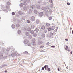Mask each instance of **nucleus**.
Segmentation results:
<instances>
[{"label": "nucleus", "instance_id": "nucleus-1", "mask_svg": "<svg viewBox=\"0 0 73 73\" xmlns=\"http://www.w3.org/2000/svg\"><path fill=\"white\" fill-rule=\"evenodd\" d=\"M49 9V7L48 6H46V7H43L42 8V10H43V11H45L46 12H48V11Z\"/></svg>", "mask_w": 73, "mask_h": 73}, {"label": "nucleus", "instance_id": "nucleus-2", "mask_svg": "<svg viewBox=\"0 0 73 73\" xmlns=\"http://www.w3.org/2000/svg\"><path fill=\"white\" fill-rule=\"evenodd\" d=\"M7 58V56H5L4 57L3 56V54L2 53H0V59H3V58Z\"/></svg>", "mask_w": 73, "mask_h": 73}, {"label": "nucleus", "instance_id": "nucleus-3", "mask_svg": "<svg viewBox=\"0 0 73 73\" xmlns=\"http://www.w3.org/2000/svg\"><path fill=\"white\" fill-rule=\"evenodd\" d=\"M36 41V40L35 38H33L32 40V42L33 44V46H35L36 45V42H35Z\"/></svg>", "mask_w": 73, "mask_h": 73}, {"label": "nucleus", "instance_id": "nucleus-4", "mask_svg": "<svg viewBox=\"0 0 73 73\" xmlns=\"http://www.w3.org/2000/svg\"><path fill=\"white\" fill-rule=\"evenodd\" d=\"M17 54V53L16 52H15L14 53H12L11 54V56L13 57H15L16 55Z\"/></svg>", "mask_w": 73, "mask_h": 73}, {"label": "nucleus", "instance_id": "nucleus-5", "mask_svg": "<svg viewBox=\"0 0 73 73\" xmlns=\"http://www.w3.org/2000/svg\"><path fill=\"white\" fill-rule=\"evenodd\" d=\"M44 68L46 70H48V69L49 68V66L48 65H45L44 66Z\"/></svg>", "mask_w": 73, "mask_h": 73}, {"label": "nucleus", "instance_id": "nucleus-6", "mask_svg": "<svg viewBox=\"0 0 73 73\" xmlns=\"http://www.w3.org/2000/svg\"><path fill=\"white\" fill-rule=\"evenodd\" d=\"M27 7L25 6L23 7V11L25 12L26 11H27Z\"/></svg>", "mask_w": 73, "mask_h": 73}, {"label": "nucleus", "instance_id": "nucleus-7", "mask_svg": "<svg viewBox=\"0 0 73 73\" xmlns=\"http://www.w3.org/2000/svg\"><path fill=\"white\" fill-rule=\"evenodd\" d=\"M44 15V13L42 12H40L39 14V16H40V17H41L42 16H43Z\"/></svg>", "mask_w": 73, "mask_h": 73}, {"label": "nucleus", "instance_id": "nucleus-8", "mask_svg": "<svg viewBox=\"0 0 73 73\" xmlns=\"http://www.w3.org/2000/svg\"><path fill=\"white\" fill-rule=\"evenodd\" d=\"M53 35V31H51L50 33V37L52 36Z\"/></svg>", "mask_w": 73, "mask_h": 73}, {"label": "nucleus", "instance_id": "nucleus-9", "mask_svg": "<svg viewBox=\"0 0 73 73\" xmlns=\"http://www.w3.org/2000/svg\"><path fill=\"white\" fill-rule=\"evenodd\" d=\"M28 42H29V40H25L24 42V44H28Z\"/></svg>", "mask_w": 73, "mask_h": 73}, {"label": "nucleus", "instance_id": "nucleus-10", "mask_svg": "<svg viewBox=\"0 0 73 73\" xmlns=\"http://www.w3.org/2000/svg\"><path fill=\"white\" fill-rule=\"evenodd\" d=\"M35 17L33 16H32L31 17V21H35Z\"/></svg>", "mask_w": 73, "mask_h": 73}, {"label": "nucleus", "instance_id": "nucleus-11", "mask_svg": "<svg viewBox=\"0 0 73 73\" xmlns=\"http://www.w3.org/2000/svg\"><path fill=\"white\" fill-rule=\"evenodd\" d=\"M49 26H50V24L49 23H47L46 24V27L47 29H48V27H49Z\"/></svg>", "mask_w": 73, "mask_h": 73}, {"label": "nucleus", "instance_id": "nucleus-12", "mask_svg": "<svg viewBox=\"0 0 73 73\" xmlns=\"http://www.w3.org/2000/svg\"><path fill=\"white\" fill-rule=\"evenodd\" d=\"M52 13V10L51 9H50V10H49L48 11L49 14H50V15H51Z\"/></svg>", "mask_w": 73, "mask_h": 73}, {"label": "nucleus", "instance_id": "nucleus-13", "mask_svg": "<svg viewBox=\"0 0 73 73\" xmlns=\"http://www.w3.org/2000/svg\"><path fill=\"white\" fill-rule=\"evenodd\" d=\"M29 35V33L28 32H25V35L26 36H28V35Z\"/></svg>", "mask_w": 73, "mask_h": 73}, {"label": "nucleus", "instance_id": "nucleus-14", "mask_svg": "<svg viewBox=\"0 0 73 73\" xmlns=\"http://www.w3.org/2000/svg\"><path fill=\"white\" fill-rule=\"evenodd\" d=\"M39 31V29L37 28H36L35 30H34V31H35L36 33L38 32V31Z\"/></svg>", "mask_w": 73, "mask_h": 73}, {"label": "nucleus", "instance_id": "nucleus-15", "mask_svg": "<svg viewBox=\"0 0 73 73\" xmlns=\"http://www.w3.org/2000/svg\"><path fill=\"white\" fill-rule=\"evenodd\" d=\"M36 24H39V23H40V20L38 19H37L36 21Z\"/></svg>", "mask_w": 73, "mask_h": 73}, {"label": "nucleus", "instance_id": "nucleus-16", "mask_svg": "<svg viewBox=\"0 0 73 73\" xmlns=\"http://www.w3.org/2000/svg\"><path fill=\"white\" fill-rule=\"evenodd\" d=\"M18 13L19 15H22L23 14V12L21 11H19L18 12Z\"/></svg>", "mask_w": 73, "mask_h": 73}, {"label": "nucleus", "instance_id": "nucleus-17", "mask_svg": "<svg viewBox=\"0 0 73 73\" xmlns=\"http://www.w3.org/2000/svg\"><path fill=\"white\" fill-rule=\"evenodd\" d=\"M55 26H53L52 27V28H51V30H54V29H55Z\"/></svg>", "mask_w": 73, "mask_h": 73}, {"label": "nucleus", "instance_id": "nucleus-18", "mask_svg": "<svg viewBox=\"0 0 73 73\" xmlns=\"http://www.w3.org/2000/svg\"><path fill=\"white\" fill-rule=\"evenodd\" d=\"M31 8L32 9H34L35 8V6L33 5L31 6Z\"/></svg>", "mask_w": 73, "mask_h": 73}, {"label": "nucleus", "instance_id": "nucleus-19", "mask_svg": "<svg viewBox=\"0 0 73 73\" xmlns=\"http://www.w3.org/2000/svg\"><path fill=\"white\" fill-rule=\"evenodd\" d=\"M28 32H30L31 31V29L29 27H28L27 29Z\"/></svg>", "mask_w": 73, "mask_h": 73}, {"label": "nucleus", "instance_id": "nucleus-20", "mask_svg": "<svg viewBox=\"0 0 73 73\" xmlns=\"http://www.w3.org/2000/svg\"><path fill=\"white\" fill-rule=\"evenodd\" d=\"M42 44V42L41 41H39L38 42V44L39 45H41V44Z\"/></svg>", "mask_w": 73, "mask_h": 73}, {"label": "nucleus", "instance_id": "nucleus-21", "mask_svg": "<svg viewBox=\"0 0 73 73\" xmlns=\"http://www.w3.org/2000/svg\"><path fill=\"white\" fill-rule=\"evenodd\" d=\"M34 12L35 14H37V11L36 10H34Z\"/></svg>", "mask_w": 73, "mask_h": 73}, {"label": "nucleus", "instance_id": "nucleus-22", "mask_svg": "<svg viewBox=\"0 0 73 73\" xmlns=\"http://www.w3.org/2000/svg\"><path fill=\"white\" fill-rule=\"evenodd\" d=\"M41 36L43 38H44V37H45V35L44 34H43Z\"/></svg>", "mask_w": 73, "mask_h": 73}, {"label": "nucleus", "instance_id": "nucleus-23", "mask_svg": "<svg viewBox=\"0 0 73 73\" xmlns=\"http://www.w3.org/2000/svg\"><path fill=\"white\" fill-rule=\"evenodd\" d=\"M41 28L42 29H45V26L44 25L42 26L41 27Z\"/></svg>", "mask_w": 73, "mask_h": 73}, {"label": "nucleus", "instance_id": "nucleus-24", "mask_svg": "<svg viewBox=\"0 0 73 73\" xmlns=\"http://www.w3.org/2000/svg\"><path fill=\"white\" fill-rule=\"evenodd\" d=\"M52 31V29H51V28H48V31L49 32V31H50V32H51V31Z\"/></svg>", "mask_w": 73, "mask_h": 73}, {"label": "nucleus", "instance_id": "nucleus-25", "mask_svg": "<svg viewBox=\"0 0 73 73\" xmlns=\"http://www.w3.org/2000/svg\"><path fill=\"white\" fill-rule=\"evenodd\" d=\"M36 7L37 8H38V9H40V6L39 5H36Z\"/></svg>", "mask_w": 73, "mask_h": 73}, {"label": "nucleus", "instance_id": "nucleus-26", "mask_svg": "<svg viewBox=\"0 0 73 73\" xmlns=\"http://www.w3.org/2000/svg\"><path fill=\"white\" fill-rule=\"evenodd\" d=\"M16 27H17V28H18L19 27H20V25L19 24H16Z\"/></svg>", "mask_w": 73, "mask_h": 73}, {"label": "nucleus", "instance_id": "nucleus-27", "mask_svg": "<svg viewBox=\"0 0 73 73\" xmlns=\"http://www.w3.org/2000/svg\"><path fill=\"white\" fill-rule=\"evenodd\" d=\"M31 29H34V28H35V25H33L31 26Z\"/></svg>", "mask_w": 73, "mask_h": 73}, {"label": "nucleus", "instance_id": "nucleus-28", "mask_svg": "<svg viewBox=\"0 0 73 73\" xmlns=\"http://www.w3.org/2000/svg\"><path fill=\"white\" fill-rule=\"evenodd\" d=\"M30 31L31 34H33V33H34V31L33 30H31Z\"/></svg>", "mask_w": 73, "mask_h": 73}, {"label": "nucleus", "instance_id": "nucleus-29", "mask_svg": "<svg viewBox=\"0 0 73 73\" xmlns=\"http://www.w3.org/2000/svg\"><path fill=\"white\" fill-rule=\"evenodd\" d=\"M11 27L13 29V28H14L15 27V25H12L11 26Z\"/></svg>", "mask_w": 73, "mask_h": 73}, {"label": "nucleus", "instance_id": "nucleus-30", "mask_svg": "<svg viewBox=\"0 0 73 73\" xmlns=\"http://www.w3.org/2000/svg\"><path fill=\"white\" fill-rule=\"evenodd\" d=\"M16 18H13V21H16Z\"/></svg>", "mask_w": 73, "mask_h": 73}, {"label": "nucleus", "instance_id": "nucleus-31", "mask_svg": "<svg viewBox=\"0 0 73 73\" xmlns=\"http://www.w3.org/2000/svg\"><path fill=\"white\" fill-rule=\"evenodd\" d=\"M52 16H50L49 18V19L50 20H52Z\"/></svg>", "mask_w": 73, "mask_h": 73}, {"label": "nucleus", "instance_id": "nucleus-32", "mask_svg": "<svg viewBox=\"0 0 73 73\" xmlns=\"http://www.w3.org/2000/svg\"><path fill=\"white\" fill-rule=\"evenodd\" d=\"M6 66V65L3 64L2 65V66H1V67L2 68V67H4V66Z\"/></svg>", "mask_w": 73, "mask_h": 73}, {"label": "nucleus", "instance_id": "nucleus-33", "mask_svg": "<svg viewBox=\"0 0 73 73\" xmlns=\"http://www.w3.org/2000/svg\"><path fill=\"white\" fill-rule=\"evenodd\" d=\"M51 70H50V69L49 68H48L47 71H48V72H50Z\"/></svg>", "mask_w": 73, "mask_h": 73}, {"label": "nucleus", "instance_id": "nucleus-34", "mask_svg": "<svg viewBox=\"0 0 73 73\" xmlns=\"http://www.w3.org/2000/svg\"><path fill=\"white\" fill-rule=\"evenodd\" d=\"M33 36H34V37H36V36H37V34H34Z\"/></svg>", "mask_w": 73, "mask_h": 73}, {"label": "nucleus", "instance_id": "nucleus-35", "mask_svg": "<svg viewBox=\"0 0 73 73\" xmlns=\"http://www.w3.org/2000/svg\"><path fill=\"white\" fill-rule=\"evenodd\" d=\"M23 4L25 5H27V3H26V2H23Z\"/></svg>", "mask_w": 73, "mask_h": 73}, {"label": "nucleus", "instance_id": "nucleus-36", "mask_svg": "<svg viewBox=\"0 0 73 73\" xmlns=\"http://www.w3.org/2000/svg\"><path fill=\"white\" fill-rule=\"evenodd\" d=\"M22 19L23 20H24L25 19V16H22Z\"/></svg>", "mask_w": 73, "mask_h": 73}, {"label": "nucleus", "instance_id": "nucleus-37", "mask_svg": "<svg viewBox=\"0 0 73 73\" xmlns=\"http://www.w3.org/2000/svg\"><path fill=\"white\" fill-rule=\"evenodd\" d=\"M21 31L20 30H19L18 33V34H20V33H21Z\"/></svg>", "mask_w": 73, "mask_h": 73}, {"label": "nucleus", "instance_id": "nucleus-38", "mask_svg": "<svg viewBox=\"0 0 73 73\" xmlns=\"http://www.w3.org/2000/svg\"><path fill=\"white\" fill-rule=\"evenodd\" d=\"M20 7H23V3L20 4Z\"/></svg>", "mask_w": 73, "mask_h": 73}, {"label": "nucleus", "instance_id": "nucleus-39", "mask_svg": "<svg viewBox=\"0 0 73 73\" xmlns=\"http://www.w3.org/2000/svg\"><path fill=\"white\" fill-rule=\"evenodd\" d=\"M24 53H25V54H28V52L27 51L25 52Z\"/></svg>", "mask_w": 73, "mask_h": 73}, {"label": "nucleus", "instance_id": "nucleus-40", "mask_svg": "<svg viewBox=\"0 0 73 73\" xmlns=\"http://www.w3.org/2000/svg\"><path fill=\"white\" fill-rule=\"evenodd\" d=\"M29 13H32V11L31 10H29Z\"/></svg>", "mask_w": 73, "mask_h": 73}, {"label": "nucleus", "instance_id": "nucleus-41", "mask_svg": "<svg viewBox=\"0 0 73 73\" xmlns=\"http://www.w3.org/2000/svg\"><path fill=\"white\" fill-rule=\"evenodd\" d=\"M32 38V36L31 35H30L29 36V38H30V39Z\"/></svg>", "mask_w": 73, "mask_h": 73}, {"label": "nucleus", "instance_id": "nucleus-42", "mask_svg": "<svg viewBox=\"0 0 73 73\" xmlns=\"http://www.w3.org/2000/svg\"><path fill=\"white\" fill-rule=\"evenodd\" d=\"M28 46H30V45H31V43H29L28 44H27Z\"/></svg>", "mask_w": 73, "mask_h": 73}, {"label": "nucleus", "instance_id": "nucleus-43", "mask_svg": "<svg viewBox=\"0 0 73 73\" xmlns=\"http://www.w3.org/2000/svg\"><path fill=\"white\" fill-rule=\"evenodd\" d=\"M10 50V49L9 48H7L6 49V51H9Z\"/></svg>", "mask_w": 73, "mask_h": 73}, {"label": "nucleus", "instance_id": "nucleus-44", "mask_svg": "<svg viewBox=\"0 0 73 73\" xmlns=\"http://www.w3.org/2000/svg\"><path fill=\"white\" fill-rule=\"evenodd\" d=\"M11 4V3L9 2H8L7 3V4L8 5H9L10 4Z\"/></svg>", "mask_w": 73, "mask_h": 73}, {"label": "nucleus", "instance_id": "nucleus-45", "mask_svg": "<svg viewBox=\"0 0 73 73\" xmlns=\"http://www.w3.org/2000/svg\"><path fill=\"white\" fill-rule=\"evenodd\" d=\"M27 23H30V21L29 20H27Z\"/></svg>", "mask_w": 73, "mask_h": 73}, {"label": "nucleus", "instance_id": "nucleus-46", "mask_svg": "<svg viewBox=\"0 0 73 73\" xmlns=\"http://www.w3.org/2000/svg\"><path fill=\"white\" fill-rule=\"evenodd\" d=\"M12 15H15V13L14 12H12Z\"/></svg>", "mask_w": 73, "mask_h": 73}, {"label": "nucleus", "instance_id": "nucleus-47", "mask_svg": "<svg viewBox=\"0 0 73 73\" xmlns=\"http://www.w3.org/2000/svg\"><path fill=\"white\" fill-rule=\"evenodd\" d=\"M9 5H8L6 6V8H9Z\"/></svg>", "mask_w": 73, "mask_h": 73}, {"label": "nucleus", "instance_id": "nucleus-48", "mask_svg": "<svg viewBox=\"0 0 73 73\" xmlns=\"http://www.w3.org/2000/svg\"><path fill=\"white\" fill-rule=\"evenodd\" d=\"M29 1H30V0H26V2H27V3H29Z\"/></svg>", "mask_w": 73, "mask_h": 73}, {"label": "nucleus", "instance_id": "nucleus-49", "mask_svg": "<svg viewBox=\"0 0 73 73\" xmlns=\"http://www.w3.org/2000/svg\"><path fill=\"white\" fill-rule=\"evenodd\" d=\"M68 48V46H66L65 48L66 50H67Z\"/></svg>", "mask_w": 73, "mask_h": 73}, {"label": "nucleus", "instance_id": "nucleus-50", "mask_svg": "<svg viewBox=\"0 0 73 73\" xmlns=\"http://www.w3.org/2000/svg\"><path fill=\"white\" fill-rule=\"evenodd\" d=\"M58 29V27H56V32H57V30Z\"/></svg>", "mask_w": 73, "mask_h": 73}, {"label": "nucleus", "instance_id": "nucleus-51", "mask_svg": "<svg viewBox=\"0 0 73 73\" xmlns=\"http://www.w3.org/2000/svg\"><path fill=\"white\" fill-rule=\"evenodd\" d=\"M50 44V43H49V42H47L46 44V45H48Z\"/></svg>", "mask_w": 73, "mask_h": 73}, {"label": "nucleus", "instance_id": "nucleus-52", "mask_svg": "<svg viewBox=\"0 0 73 73\" xmlns=\"http://www.w3.org/2000/svg\"><path fill=\"white\" fill-rule=\"evenodd\" d=\"M51 47H52V48H55V46H51Z\"/></svg>", "mask_w": 73, "mask_h": 73}, {"label": "nucleus", "instance_id": "nucleus-53", "mask_svg": "<svg viewBox=\"0 0 73 73\" xmlns=\"http://www.w3.org/2000/svg\"><path fill=\"white\" fill-rule=\"evenodd\" d=\"M49 1L50 3H52V0H49Z\"/></svg>", "mask_w": 73, "mask_h": 73}, {"label": "nucleus", "instance_id": "nucleus-54", "mask_svg": "<svg viewBox=\"0 0 73 73\" xmlns=\"http://www.w3.org/2000/svg\"><path fill=\"white\" fill-rule=\"evenodd\" d=\"M67 5H70V3H69L68 2L67 3Z\"/></svg>", "mask_w": 73, "mask_h": 73}, {"label": "nucleus", "instance_id": "nucleus-55", "mask_svg": "<svg viewBox=\"0 0 73 73\" xmlns=\"http://www.w3.org/2000/svg\"><path fill=\"white\" fill-rule=\"evenodd\" d=\"M68 52H70V50L69 49H68Z\"/></svg>", "mask_w": 73, "mask_h": 73}, {"label": "nucleus", "instance_id": "nucleus-56", "mask_svg": "<svg viewBox=\"0 0 73 73\" xmlns=\"http://www.w3.org/2000/svg\"><path fill=\"white\" fill-rule=\"evenodd\" d=\"M42 70H44V67H43L42 68Z\"/></svg>", "mask_w": 73, "mask_h": 73}, {"label": "nucleus", "instance_id": "nucleus-57", "mask_svg": "<svg viewBox=\"0 0 73 73\" xmlns=\"http://www.w3.org/2000/svg\"><path fill=\"white\" fill-rule=\"evenodd\" d=\"M44 46H41L40 47V48H44Z\"/></svg>", "mask_w": 73, "mask_h": 73}, {"label": "nucleus", "instance_id": "nucleus-58", "mask_svg": "<svg viewBox=\"0 0 73 73\" xmlns=\"http://www.w3.org/2000/svg\"><path fill=\"white\" fill-rule=\"evenodd\" d=\"M53 4H52L51 6V7H53Z\"/></svg>", "mask_w": 73, "mask_h": 73}, {"label": "nucleus", "instance_id": "nucleus-59", "mask_svg": "<svg viewBox=\"0 0 73 73\" xmlns=\"http://www.w3.org/2000/svg\"><path fill=\"white\" fill-rule=\"evenodd\" d=\"M1 6L2 7H4V6L3 5H1Z\"/></svg>", "mask_w": 73, "mask_h": 73}, {"label": "nucleus", "instance_id": "nucleus-60", "mask_svg": "<svg viewBox=\"0 0 73 73\" xmlns=\"http://www.w3.org/2000/svg\"><path fill=\"white\" fill-rule=\"evenodd\" d=\"M65 40L66 41H68V39H66Z\"/></svg>", "mask_w": 73, "mask_h": 73}, {"label": "nucleus", "instance_id": "nucleus-61", "mask_svg": "<svg viewBox=\"0 0 73 73\" xmlns=\"http://www.w3.org/2000/svg\"><path fill=\"white\" fill-rule=\"evenodd\" d=\"M5 73H7V71L5 70L4 72Z\"/></svg>", "mask_w": 73, "mask_h": 73}, {"label": "nucleus", "instance_id": "nucleus-62", "mask_svg": "<svg viewBox=\"0 0 73 73\" xmlns=\"http://www.w3.org/2000/svg\"><path fill=\"white\" fill-rule=\"evenodd\" d=\"M58 71H60V69L58 68Z\"/></svg>", "mask_w": 73, "mask_h": 73}, {"label": "nucleus", "instance_id": "nucleus-63", "mask_svg": "<svg viewBox=\"0 0 73 73\" xmlns=\"http://www.w3.org/2000/svg\"><path fill=\"white\" fill-rule=\"evenodd\" d=\"M41 52H44L43 50H41L40 51Z\"/></svg>", "mask_w": 73, "mask_h": 73}, {"label": "nucleus", "instance_id": "nucleus-64", "mask_svg": "<svg viewBox=\"0 0 73 73\" xmlns=\"http://www.w3.org/2000/svg\"><path fill=\"white\" fill-rule=\"evenodd\" d=\"M72 53L73 52H72V51H71L70 53H71V54H72Z\"/></svg>", "mask_w": 73, "mask_h": 73}]
</instances>
